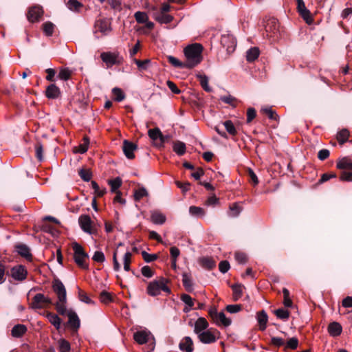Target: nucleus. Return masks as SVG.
I'll return each instance as SVG.
<instances>
[{"mask_svg":"<svg viewBox=\"0 0 352 352\" xmlns=\"http://www.w3.org/2000/svg\"><path fill=\"white\" fill-rule=\"evenodd\" d=\"M261 111L266 114L267 117L271 120H276L278 119V115L275 111L272 110L271 107H264L261 109Z\"/></svg>","mask_w":352,"mask_h":352,"instance_id":"48","label":"nucleus"},{"mask_svg":"<svg viewBox=\"0 0 352 352\" xmlns=\"http://www.w3.org/2000/svg\"><path fill=\"white\" fill-rule=\"evenodd\" d=\"M52 288L58 298V301L55 305L56 311L60 315H67L69 318L68 324L70 327L77 330L80 327V320L74 311L67 309V295L64 285L60 280L56 279L53 282Z\"/></svg>","mask_w":352,"mask_h":352,"instance_id":"1","label":"nucleus"},{"mask_svg":"<svg viewBox=\"0 0 352 352\" xmlns=\"http://www.w3.org/2000/svg\"><path fill=\"white\" fill-rule=\"evenodd\" d=\"M271 342L272 344L278 347L282 346H285V340L283 338L278 337H272L271 338Z\"/></svg>","mask_w":352,"mask_h":352,"instance_id":"62","label":"nucleus"},{"mask_svg":"<svg viewBox=\"0 0 352 352\" xmlns=\"http://www.w3.org/2000/svg\"><path fill=\"white\" fill-rule=\"evenodd\" d=\"M283 298H284L283 304H284L285 307H291L292 306V300L290 298V296H289L290 294H289V290L287 288H283Z\"/></svg>","mask_w":352,"mask_h":352,"instance_id":"42","label":"nucleus"},{"mask_svg":"<svg viewBox=\"0 0 352 352\" xmlns=\"http://www.w3.org/2000/svg\"><path fill=\"white\" fill-rule=\"evenodd\" d=\"M148 135L149 138L153 141H157L158 140H160V143H157V146H162L165 141V138L159 128L149 129L148 131Z\"/></svg>","mask_w":352,"mask_h":352,"instance_id":"15","label":"nucleus"},{"mask_svg":"<svg viewBox=\"0 0 352 352\" xmlns=\"http://www.w3.org/2000/svg\"><path fill=\"white\" fill-rule=\"evenodd\" d=\"M339 169L352 170V162L347 158H343L337 163Z\"/></svg>","mask_w":352,"mask_h":352,"instance_id":"27","label":"nucleus"},{"mask_svg":"<svg viewBox=\"0 0 352 352\" xmlns=\"http://www.w3.org/2000/svg\"><path fill=\"white\" fill-rule=\"evenodd\" d=\"M182 283L188 292H191L192 289V282L190 276L187 273L182 274Z\"/></svg>","mask_w":352,"mask_h":352,"instance_id":"30","label":"nucleus"},{"mask_svg":"<svg viewBox=\"0 0 352 352\" xmlns=\"http://www.w3.org/2000/svg\"><path fill=\"white\" fill-rule=\"evenodd\" d=\"M43 14L42 8L40 6H33L30 8L27 17L29 21L34 23L38 21Z\"/></svg>","mask_w":352,"mask_h":352,"instance_id":"13","label":"nucleus"},{"mask_svg":"<svg viewBox=\"0 0 352 352\" xmlns=\"http://www.w3.org/2000/svg\"><path fill=\"white\" fill-rule=\"evenodd\" d=\"M198 338L204 344L213 343L219 338V332L215 329H208L199 333Z\"/></svg>","mask_w":352,"mask_h":352,"instance_id":"7","label":"nucleus"},{"mask_svg":"<svg viewBox=\"0 0 352 352\" xmlns=\"http://www.w3.org/2000/svg\"><path fill=\"white\" fill-rule=\"evenodd\" d=\"M134 17L138 23H144L148 20L147 14L144 12L138 11L134 14Z\"/></svg>","mask_w":352,"mask_h":352,"instance_id":"40","label":"nucleus"},{"mask_svg":"<svg viewBox=\"0 0 352 352\" xmlns=\"http://www.w3.org/2000/svg\"><path fill=\"white\" fill-rule=\"evenodd\" d=\"M132 254L130 252H126L123 258V265L125 271L130 270V263L131 261Z\"/></svg>","mask_w":352,"mask_h":352,"instance_id":"49","label":"nucleus"},{"mask_svg":"<svg viewBox=\"0 0 352 352\" xmlns=\"http://www.w3.org/2000/svg\"><path fill=\"white\" fill-rule=\"evenodd\" d=\"M78 223L81 229L89 234H95L96 230L92 226V221L89 215L85 214L80 216Z\"/></svg>","mask_w":352,"mask_h":352,"instance_id":"9","label":"nucleus"},{"mask_svg":"<svg viewBox=\"0 0 352 352\" xmlns=\"http://www.w3.org/2000/svg\"><path fill=\"white\" fill-rule=\"evenodd\" d=\"M173 151L179 155H182L186 153V145L184 142L177 141L173 144Z\"/></svg>","mask_w":352,"mask_h":352,"instance_id":"31","label":"nucleus"},{"mask_svg":"<svg viewBox=\"0 0 352 352\" xmlns=\"http://www.w3.org/2000/svg\"><path fill=\"white\" fill-rule=\"evenodd\" d=\"M208 314L213 322L218 326L228 327L231 324V320L226 318L223 312H218L215 307L210 308Z\"/></svg>","mask_w":352,"mask_h":352,"instance_id":"5","label":"nucleus"},{"mask_svg":"<svg viewBox=\"0 0 352 352\" xmlns=\"http://www.w3.org/2000/svg\"><path fill=\"white\" fill-rule=\"evenodd\" d=\"M202 88L207 92H211L212 88L208 85V78L206 75L199 74L197 76Z\"/></svg>","mask_w":352,"mask_h":352,"instance_id":"29","label":"nucleus"},{"mask_svg":"<svg viewBox=\"0 0 352 352\" xmlns=\"http://www.w3.org/2000/svg\"><path fill=\"white\" fill-rule=\"evenodd\" d=\"M108 184L111 186V191L112 192H116L119 191L118 188L122 185V179L120 177H116L113 179L109 180Z\"/></svg>","mask_w":352,"mask_h":352,"instance_id":"33","label":"nucleus"},{"mask_svg":"<svg viewBox=\"0 0 352 352\" xmlns=\"http://www.w3.org/2000/svg\"><path fill=\"white\" fill-rule=\"evenodd\" d=\"M298 346V340L296 337L290 338L285 345V349H290L294 350Z\"/></svg>","mask_w":352,"mask_h":352,"instance_id":"46","label":"nucleus"},{"mask_svg":"<svg viewBox=\"0 0 352 352\" xmlns=\"http://www.w3.org/2000/svg\"><path fill=\"white\" fill-rule=\"evenodd\" d=\"M201 265L207 269L211 270L215 267V262L211 258L204 257L200 259Z\"/></svg>","mask_w":352,"mask_h":352,"instance_id":"32","label":"nucleus"},{"mask_svg":"<svg viewBox=\"0 0 352 352\" xmlns=\"http://www.w3.org/2000/svg\"><path fill=\"white\" fill-rule=\"evenodd\" d=\"M153 18L160 23L167 24L173 20V17L165 13L156 12L153 14Z\"/></svg>","mask_w":352,"mask_h":352,"instance_id":"20","label":"nucleus"},{"mask_svg":"<svg viewBox=\"0 0 352 352\" xmlns=\"http://www.w3.org/2000/svg\"><path fill=\"white\" fill-rule=\"evenodd\" d=\"M100 57L102 60L106 64V65L108 67H111L114 65H118L121 62L119 54L116 52H102L100 54Z\"/></svg>","mask_w":352,"mask_h":352,"instance_id":"8","label":"nucleus"},{"mask_svg":"<svg viewBox=\"0 0 352 352\" xmlns=\"http://www.w3.org/2000/svg\"><path fill=\"white\" fill-rule=\"evenodd\" d=\"M79 299H80V301L84 302H85L87 304H91V303H93V301L87 295V294L83 292L81 290L79 292Z\"/></svg>","mask_w":352,"mask_h":352,"instance_id":"64","label":"nucleus"},{"mask_svg":"<svg viewBox=\"0 0 352 352\" xmlns=\"http://www.w3.org/2000/svg\"><path fill=\"white\" fill-rule=\"evenodd\" d=\"M28 272L23 265H16L11 269L12 277L19 281H23L27 278Z\"/></svg>","mask_w":352,"mask_h":352,"instance_id":"11","label":"nucleus"},{"mask_svg":"<svg viewBox=\"0 0 352 352\" xmlns=\"http://www.w3.org/2000/svg\"><path fill=\"white\" fill-rule=\"evenodd\" d=\"M142 255L144 260L147 263L152 262L157 259V256L155 254H150L145 251L142 252Z\"/></svg>","mask_w":352,"mask_h":352,"instance_id":"63","label":"nucleus"},{"mask_svg":"<svg viewBox=\"0 0 352 352\" xmlns=\"http://www.w3.org/2000/svg\"><path fill=\"white\" fill-rule=\"evenodd\" d=\"M151 221L155 224H163L166 221V217L158 212H154L151 214Z\"/></svg>","mask_w":352,"mask_h":352,"instance_id":"28","label":"nucleus"},{"mask_svg":"<svg viewBox=\"0 0 352 352\" xmlns=\"http://www.w3.org/2000/svg\"><path fill=\"white\" fill-rule=\"evenodd\" d=\"M223 126H225L226 131L232 135H236V130L231 120H227L223 122Z\"/></svg>","mask_w":352,"mask_h":352,"instance_id":"55","label":"nucleus"},{"mask_svg":"<svg viewBox=\"0 0 352 352\" xmlns=\"http://www.w3.org/2000/svg\"><path fill=\"white\" fill-rule=\"evenodd\" d=\"M181 300L190 308L194 305L192 298L188 294H182L181 296Z\"/></svg>","mask_w":352,"mask_h":352,"instance_id":"59","label":"nucleus"},{"mask_svg":"<svg viewBox=\"0 0 352 352\" xmlns=\"http://www.w3.org/2000/svg\"><path fill=\"white\" fill-rule=\"evenodd\" d=\"M340 179L342 181H352V170H344L340 175Z\"/></svg>","mask_w":352,"mask_h":352,"instance_id":"60","label":"nucleus"},{"mask_svg":"<svg viewBox=\"0 0 352 352\" xmlns=\"http://www.w3.org/2000/svg\"><path fill=\"white\" fill-rule=\"evenodd\" d=\"M133 61L137 65L138 69L140 70H146L151 63L149 59H146L144 60L134 59Z\"/></svg>","mask_w":352,"mask_h":352,"instance_id":"51","label":"nucleus"},{"mask_svg":"<svg viewBox=\"0 0 352 352\" xmlns=\"http://www.w3.org/2000/svg\"><path fill=\"white\" fill-rule=\"evenodd\" d=\"M202 51L203 47L199 43L189 45L184 48L186 68H192L201 63Z\"/></svg>","mask_w":352,"mask_h":352,"instance_id":"2","label":"nucleus"},{"mask_svg":"<svg viewBox=\"0 0 352 352\" xmlns=\"http://www.w3.org/2000/svg\"><path fill=\"white\" fill-rule=\"evenodd\" d=\"M92 259L98 263H103L105 261V256L102 252L96 251L93 255Z\"/></svg>","mask_w":352,"mask_h":352,"instance_id":"56","label":"nucleus"},{"mask_svg":"<svg viewBox=\"0 0 352 352\" xmlns=\"http://www.w3.org/2000/svg\"><path fill=\"white\" fill-rule=\"evenodd\" d=\"M71 349L70 344L65 339L58 340V350L59 352H69Z\"/></svg>","mask_w":352,"mask_h":352,"instance_id":"39","label":"nucleus"},{"mask_svg":"<svg viewBox=\"0 0 352 352\" xmlns=\"http://www.w3.org/2000/svg\"><path fill=\"white\" fill-rule=\"evenodd\" d=\"M299 14L307 24L310 25L313 23L314 19L308 9L300 12Z\"/></svg>","mask_w":352,"mask_h":352,"instance_id":"52","label":"nucleus"},{"mask_svg":"<svg viewBox=\"0 0 352 352\" xmlns=\"http://www.w3.org/2000/svg\"><path fill=\"white\" fill-rule=\"evenodd\" d=\"M179 348L184 352H192L193 351V342L189 336L184 337L179 344Z\"/></svg>","mask_w":352,"mask_h":352,"instance_id":"19","label":"nucleus"},{"mask_svg":"<svg viewBox=\"0 0 352 352\" xmlns=\"http://www.w3.org/2000/svg\"><path fill=\"white\" fill-rule=\"evenodd\" d=\"M74 250V259L76 265L83 269L88 270L89 265L87 263V261L89 258V255L86 253L81 245L74 242L72 245Z\"/></svg>","mask_w":352,"mask_h":352,"instance_id":"3","label":"nucleus"},{"mask_svg":"<svg viewBox=\"0 0 352 352\" xmlns=\"http://www.w3.org/2000/svg\"><path fill=\"white\" fill-rule=\"evenodd\" d=\"M89 144V140L87 137H84L83 143L74 148V152L85 153L87 150Z\"/></svg>","mask_w":352,"mask_h":352,"instance_id":"34","label":"nucleus"},{"mask_svg":"<svg viewBox=\"0 0 352 352\" xmlns=\"http://www.w3.org/2000/svg\"><path fill=\"white\" fill-rule=\"evenodd\" d=\"M259 56V50L257 47H252L248 50L246 54L247 60L252 62L255 60Z\"/></svg>","mask_w":352,"mask_h":352,"instance_id":"26","label":"nucleus"},{"mask_svg":"<svg viewBox=\"0 0 352 352\" xmlns=\"http://www.w3.org/2000/svg\"><path fill=\"white\" fill-rule=\"evenodd\" d=\"M232 288L233 291V299L236 301L242 296L244 287L241 285H234Z\"/></svg>","mask_w":352,"mask_h":352,"instance_id":"35","label":"nucleus"},{"mask_svg":"<svg viewBox=\"0 0 352 352\" xmlns=\"http://www.w3.org/2000/svg\"><path fill=\"white\" fill-rule=\"evenodd\" d=\"M82 6V4L77 0H69L67 3V7L72 11H78Z\"/></svg>","mask_w":352,"mask_h":352,"instance_id":"53","label":"nucleus"},{"mask_svg":"<svg viewBox=\"0 0 352 352\" xmlns=\"http://www.w3.org/2000/svg\"><path fill=\"white\" fill-rule=\"evenodd\" d=\"M189 212L194 216L204 217L205 215V211L202 208L197 206H190L189 208Z\"/></svg>","mask_w":352,"mask_h":352,"instance_id":"44","label":"nucleus"},{"mask_svg":"<svg viewBox=\"0 0 352 352\" xmlns=\"http://www.w3.org/2000/svg\"><path fill=\"white\" fill-rule=\"evenodd\" d=\"M16 249L19 254L25 257V258H30L32 255L30 252L29 248L24 244H19L16 245Z\"/></svg>","mask_w":352,"mask_h":352,"instance_id":"23","label":"nucleus"},{"mask_svg":"<svg viewBox=\"0 0 352 352\" xmlns=\"http://www.w3.org/2000/svg\"><path fill=\"white\" fill-rule=\"evenodd\" d=\"M221 43L228 53L234 52L236 45L234 38L229 34L223 35L221 39Z\"/></svg>","mask_w":352,"mask_h":352,"instance_id":"12","label":"nucleus"},{"mask_svg":"<svg viewBox=\"0 0 352 352\" xmlns=\"http://www.w3.org/2000/svg\"><path fill=\"white\" fill-rule=\"evenodd\" d=\"M52 304V300L45 296L43 294H36L30 303V307L32 309H42L46 305Z\"/></svg>","mask_w":352,"mask_h":352,"instance_id":"6","label":"nucleus"},{"mask_svg":"<svg viewBox=\"0 0 352 352\" xmlns=\"http://www.w3.org/2000/svg\"><path fill=\"white\" fill-rule=\"evenodd\" d=\"M94 30L95 33L100 32L103 35H107L111 31V23L106 19L97 20Z\"/></svg>","mask_w":352,"mask_h":352,"instance_id":"10","label":"nucleus"},{"mask_svg":"<svg viewBox=\"0 0 352 352\" xmlns=\"http://www.w3.org/2000/svg\"><path fill=\"white\" fill-rule=\"evenodd\" d=\"M54 25L51 22H45L43 24V30L46 36H50L54 32Z\"/></svg>","mask_w":352,"mask_h":352,"instance_id":"43","label":"nucleus"},{"mask_svg":"<svg viewBox=\"0 0 352 352\" xmlns=\"http://www.w3.org/2000/svg\"><path fill=\"white\" fill-rule=\"evenodd\" d=\"M152 335L147 331H139L134 333V340L140 344H145L148 342Z\"/></svg>","mask_w":352,"mask_h":352,"instance_id":"16","label":"nucleus"},{"mask_svg":"<svg viewBox=\"0 0 352 352\" xmlns=\"http://www.w3.org/2000/svg\"><path fill=\"white\" fill-rule=\"evenodd\" d=\"M241 211V208L236 203L233 204L230 206L229 216L231 217H237Z\"/></svg>","mask_w":352,"mask_h":352,"instance_id":"50","label":"nucleus"},{"mask_svg":"<svg viewBox=\"0 0 352 352\" xmlns=\"http://www.w3.org/2000/svg\"><path fill=\"white\" fill-rule=\"evenodd\" d=\"M47 318L50 322L54 326L56 329H59L60 327L61 320L60 318L54 314L47 313L46 315Z\"/></svg>","mask_w":352,"mask_h":352,"instance_id":"24","label":"nucleus"},{"mask_svg":"<svg viewBox=\"0 0 352 352\" xmlns=\"http://www.w3.org/2000/svg\"><path fill=\"white\" fill-rule=\"evenodd\" d=\"M328 331L331 336H338L342 332V327L338 322H331L328 327Z\"/></svg>","mask_w":352,"mask_h":352,"instance_id":"21","label":"nucleus"},{"mask_svg":"<svg viewBox=\"0 0 352 352\" xmlns=\"http://www.w3.org/2000/svg\"><path fill=\"white\" fill-rule=\"evenodd\" d=\"M164 291L166 293H170V290L166 285V279L160 278L158 280H155L147 286V293L151 296H155L160 294L161 292Z\"/></svg>","mask_w":352,"mask_h":352,"instance_id":"4","label":"nucleus"},{"mask_svg":"<svg viewBox=\"0 0 352 352\" xmlns=\"http://www.w3.org/2000/svg\"><path fill=\"white\" fill-rule=\"evenodd\" d=\"M274 314L278 318L284 320H287L289 317V311L284 309H276Z\"/></svg>","mask_w":352,"mask_h":352,"instance_id":"47","label":"nucleus"},{"mask_svg":"<svg viewBox=\"0 0 352 352\" xmlns=\"http://www.w3.org/2000/svg\"><path fill=\"white\" fill-rule=\"evenodd\" d=\"M208 322L206 318L203 317L199 318L195 323L194 332L198 335L208 330Z\"/></svg>","mask_w":352,"mask_h":352,"instance_id":"17","label":"nucleus"},{"mask_svg":"<svg viewBox=\"0 0 352 352\" xmlns=\"http://www.w3.org/2000/svg\"><path fill=\"white\" fill-rule=\"evenodd\" d=\"M72 76V71L68 68H61L59 71L58 78L63 80H67Z\"/></svg>","mask_w":352,"mask_h":352,"instance_id":"41","label":"nucleus"},{"mask_svg":"<svg viewBox=\"0 0 352 352\" xmlns=\"http://www.w3.org/2000/svg\"><path fill=\"white\" fill-rule=\"evenodd\" d=\"M137 149L136 144L129 142L128 140H124L123 142L122 150L125 155V156L130 160H132L135 157V155L133 153L134 151Z\"/></svg>","mask_w":352,"mask_h":352,"instance_id":"14","label":"nucleus"},{"mask_svg":"<svg viewBox=\"0 0 352 352\" xmlns=\"http://www.w3.org/2000/svg\"><path fill=\"white\" fill-rule=\"evenodd\" d=\"M349 131L347 129H342L337 134V140L341 144H344L348 140Z\"/></svg>","mask_w":352,"mask_h":352,"instance_id":"36","label":"nucleus"},{"mask_svg":"<svg viewBox=\"0 0 352 352\" xmlns=\"http://www.w3.org/2000/svg\"><path fill=\"white\" fill-rule=\"evenodd\" d=\"M168 62L175 67L177 68H186V65L185 63L181 62L177 58L173 56H168L167 57Z\"/></svg>","mask_w":352,"mask_h":352,"instance_id":"37","label":"nucleus"},{"mask_svg":"<svg viewBox=\"0 0 352 352\" xmlns=\"http://www.w3.org/2000/svg\"><path fill=\"white\" fill-rule=\"evenodd\" d=\"M60 95V89L55 85L51 84L47 87L45 96L49 99H56Z\"/></svg>","mask_w":352,"mask_h":352,"instance_id":"18","label":"nucleus"},{"mask_svg":"<svg viewBox=\"0 0 352 352\" xmlns=\"http://www.w3.org/2000/svg\"><path fill=\"white\" fill-rule=\"evenodd\" d=\"M267 319L268 317L265 311H261L258 314L257 320L259 324V329L261 331H264L266 329Z\"/></svg>","mask_w":352,"mask_h":352,"instance_id":"22","label":"nucleus"},{"mask_svg":"<svg viewBox=\"0 0 352 352\" xmlns=\"http://www.w3.org/2000/svg\"><path fill=\"white\" fill-rule=\"evenodd\" d=\"M112 93L114 97V99L120 102L124 99V94L123 91L120 88H113L112 90Z\"/></svg>","mask_w":352,"mask_h":352,"instance_id":"54","label":"nucleus"},{"mask_svg":"<svg viewBox=\"0 0 352 352\" xmlns=\"http://www.w3.org/2000/svg\"><path fill=\"white\" fill-rule=\"evenodd\" d=\"M148 193L144 187L139 188L134 192V199L135 201H140L144 197H147Z\"/></svg>","mask_w":352,"mask_h":352,"instance_id":"38","label":"nucleus"},{"mask_svg":"<svg viewBox=\"0 0 352 352\" xmlns=\"http://www.w3.org/2000/svg\"><path fill=\"white\" fill-rule=\"evenodd\" d=\"M142 274L146 277V278H151L153 276V272L151 270V268L149 266H144L141 269Z\"/></svg>","mask_w":352,"mask_h":352,"instance_id":"61","label":"nucleus"},{"mask_svg":"<svg viewBox=\"0 0 352 352\" xmlns=\"http://www.w3.org/2000/svg\"><path fill=\"white\" fill-rule=\"evenodd\" d=\"M230 267V263L227 261H222L219 264V271L223 274L226 273L229 270Z\"/></svg>","mask_w":352,"mask_h":352,"instance_id":"58","label":"nucleus"},{"mask_svg":"<svg viewBox=\"0 0 352 352\" xmlns=\"http://www.w3.org/2000/svg\"><path fill=\"white\" fill-rule=\"evenodd\" d=\"M100 300L102 302L107 304V303L111 302L112 298H111V296L109 293H108L105 291H103L100 293Z\"/></svg>","mask_w":352,"mask_h":352,"instance_id":"57","label":"nucleus"},{"mask_svg":"<svg viewBox=\"0 0 352 352\" xmlns=\"http://www.w3.org/2000/svg\"><path fill=\"white\" fill-rule=\"evenodd\" d=\"M27 331V328L23 324L15 325L12 329V336L15 338L22 336Z\"/></svg>","mask_w":352,"mask_h":352,"instance_id":"25","label":"nucleus"},{"mask_svg":"<svg viewBox=\"0 0 352 352\" xmlns=\"http://www.w3.org/2000/svg\"><path fill=\"white\" fill-rule=\"evenodd\" d=\"M80 177L85 182H89L91 179V172L89 169L82 168L78 172Z\"/></svg>","mask_w":352,"mask_h":352,"instance_id":"45","label":"nucleus"}]
</instances>
